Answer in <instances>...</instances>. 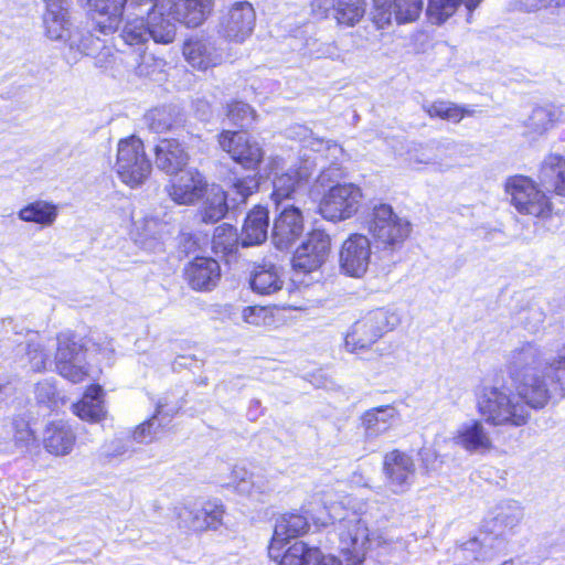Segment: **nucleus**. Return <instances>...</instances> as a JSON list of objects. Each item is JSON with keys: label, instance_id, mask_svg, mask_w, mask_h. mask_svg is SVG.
<instances>
[{"label": "nucleus", "instance_id": "1", "mask_svg": "<svg viewBox=\"0 0 565 565\" xmlns=\"http://www.w3.org/2000/svg\"><path fill=\"white\" fill-rule=\"evenodd\" d=\"M542 355L536 344L525 342L513 349L508 360L512 380L535 409L543 408L553 396H565V352L546 363L543 379L537 374Z\"/></svg>", "mask_w": 565, "mask_h": 565}, {"label": "nucleus", "instance_id": "2", "mask_svg": "<svg viewBox=\"0 0 565 565\" xmlns=\"http://www.w3.org/2000/svg\"><path fill=\"white\" fill-rule=\"evenodd\" d=\"M322 503L330 523L334 525V531L339 536V548L347 565H362L370 542L362 504L353 498L338 501L330 493L323 494ZM319 565H342V562L328 555L321 558Z\"/></svg>", "mask_w": 565, "mask_h": 565}, {"label": "nucleus", "instance_id": "3", "mask_svg": "<svg viewBox=\"0 0 565 565\" xmlns=\"http://www.w3.org/2000/svg\"><path fill=\"white\" fill-rule=\"evenodd\" d=\"M478 412L484 420L493 426H523L530 418L533 408L521 394L519 384L516 392L505 385H484L478 395Z\"/></svg>", "mask_w": 565, "mask_h": 565}, {"label": "nucleus", "instance_id": "4", "mask_svg": "<svg viewBox=\"0 0 565 565\" xmlns=\"http://www.w3.org/2000/svg\"><path fill=\"white\" fill-rule=\"evenodd\" d=\"M399 317L386 309H376L355 321L348 331L344 344L348 351H358L371 348L385 333L399 324Z\"/></svg>", "mask_w": 565, "mask_h": 565}, {"label": "nucleus", "instance_id": "5", "mask_svg": "<svg viewBox=\"0 0 565 565\" xmlns=\"http://www.w3.org/2000/svg\"><path fill=\"white\" fill-rule=\"evenodd\" d=\"M367 231L385 248H398L411 234L412 225L385 203L373 206L367 218Z\"/></svg>", "mask_w": 565, "mask_h": 565}, {"label": "nucleus", "instance_id": "6", "mask_svg": "<svg viewBox=\"0 0 565 565\" xmlns=\"http://www.w3.org/2000/svg\"><path fill=\"white\" fill-rule=\"evenodd\" d=\"M505 192L511 205L520 214L541 218L551 215L552 203L548 196L529 177H510L505 182Z\"/></svg>", "mask_w": 565, "mask_h": 565}, {"label": "nucleus", "instance_id": "7", "mask_svg": "<svg viewBox=\"0 0 565 565\" xmlns=\"http://www.w3.org/2000/svg\"><path fill=\"white\" fill-rule=\"evenodd\" d=\"M115 167L120 180L131 188L142 184L152 170L143 142L135 136L118 142Z\"/></svg>", "mask_w": 565, "mask_h": 565}, {"label": "nucleus", "instance_id": "8", "mask_svg": "<svg viewBox=\"0 0 565 565\" xmlns=\"http://www.w3.org/2000/svg\"><path fill=\"white\" fill-rule=\"evenodd\" d=\"M256 12L248 1H236L221 10L218 35L227 42L244 43L254 32Z\"/></svg>", "mask_w": 565, "mask_h": 565}, {"label": "nucleus", "instance_id": "9", "mask_svg": "<svg viewBox=\"0 0 565 565\" xmlns=\"http://www.w3.org/2000/svg\"><path fill=\"white\" fill-rule=\"evenodd\" d=\"M55 369L61 376L75 384L88 376L86 352L73 333L63 332L57 335Z\"/></svg>", "mask_w": 565, "mask_h": 565}, {"label": "nucleus", "instance_id": "10", "mask_svg": "<svg viewBox=\"0 0 565 565\" xmlns=\"http://www.w3.org/2000/svg\"><path fill=\"white\" fill-rule=\"evenodd\" d=\"M273 174L271 200L279 209L286 205L284 202L292 198L295 193L308 181L311 171L306 164L295 163L285 169L281 158H273L269 162Z\"/></svg>", "mask_w": 565, "mask_h": 565}, {"label": "nucleus", "instance_id": "11", "mask_svg": "<svg viewBox=\"0 0 565 565\" xmlns=\"http://www.w3.org/2000/svg\"><path fill=\"white\" fill-rule=\"evenodd\" d=\"M361 199L362 192L358 185L353 183L337 184L331 186L321 199L319 212L328 221H344L358 212Z\"/></svg>", "mask_w": 565, "mask_h": 565}, {"label": "nucleus", "instance_id": "12", "mask_svg": "<svg viewBox=\"0 0 565 565\" xmlns=\"http://www.w3.org/2000/svg\"><path fill=\"white\" fill-rule=\"evenodd\" d=\"M330 236L320 230L308 234L305 242L294 253L292 268L300 273H311L319 269L330 254Z\"/></svg>", "mask_w": 565, "mask_h": 565}, {"label": "nucleus", "instance_id": "13", "mask_svg": "<svg viewBox=\"0 0 565 565\" xmlns=\"http://www.w3.org/2000/svg\"><path fill=\"white\" fill-rule=\"evenodd\" d=\"M46 12L44 14V26L47 38L55 41H64L71 49H77L81 52L86 51V46L78 41L77 35L73 33L72 23L68 18V0H45Z\"/></svg>", "mask_w": 565, "mask_h": 565}, {"label": "nucleus", "instance_id": "14", "mask_svg": "<svg viewBox=\"0 0 565 565\" xmlns=\"http://www.w3.org/2000/svg\"><path fill=\"white\" fill-rule=\"evenodd\" d=\"M371 256L370 239L362 234H352L341 246L339 256L340 268L345 275L360 278L367 271Z\"/></svg>", "mask_w": 565, "mask_h": 565}, {"label": "nucleus", "instance_id": "15", "mask_svg": "<svg viewBox=\"0 0 565 565\" xmlns=\"http://www.w3.org/2000/svg\"><path fill=\"white\" fill-rule=\"evenodd\" d=\"M277 215L274 218L271 241L278 249H287L303 233L305 221L302 212L292 204L276 207Z\"/></svg>", "mask_w": 565, "mask_h": 565}, {"label": "nucleus", "instance_id": "16", "mask_svg": "<svg viewBox=\"0 0 565 565\" xmlns=\"http://www.w3.org/2000/svg\"><path fill=\"white\" fill-rule=\"evenodd\" d=\"M220 147L246 169H256L264 157L263 148L248 136L224 130L218 136Z\"/></svg>", "mask_w": 565, "mask_h": 565}, {"label": "nucleus", "instance_id": "17", "mask_svg": "<svg viewBox=\"0 0 565 565\" xmlns=\"http://www.w3.org/2000/svg\"><path fill=\"white\" fill-rule=\"evenodd\" d=\"M383 471L386 487L394 494L405 493L412 486L415 477V463L411 456L399 450L385 455Z\"/></svg>", "mask_w": 565, "mask_h": 565}, {"label": "nucleus", "instance_id": "18", "mask_svg": "<svg viewBox=\"0 0 565 565\" xmlns=\"http://www.w3.org/2000/svg\"><path fill=\"white\" fill-rule=\"evenodd\" d=\"M227 487L233 488L238 494L254 501H264L275 488L274 482L259 472L248 471L243 467H234L230 475Z\"/></svg>", "mask_w": 565, "mask_h": 565}, {"label": "nucleus", "instance_id": "19", "mask_svg": "<svg viewBox=\"0 0 565 565\" xmlns=\"http://www.w3.org/2000/svg\"><path fill=\"white\" fill-rule=\"evenodd\" d=\"M451 439L456 446L470 454L484 455L494 448L490 433L478 419H470L459 425Z\"/></svg>", "mask_w": 565, "mask_h": 565}, {"label": "nucleus", "instance_id": "20", "mask_svg": "<svg viewBox=\"0 0 565 565\" xmlns=\"http://www.w3.org/2000/svg\"><path fill=\"white\" fill-rule=\"evenodd\" d=\"M223 515L224 507L217 501H206L200 507H184L178 513L180 523L193 531L217 529Z\"/></svg>", "mask_w": 565, "mask_h": 565}, {"label": "nucleus", "instance_id": "21", "mask_svg": "<svg viewBox=\"0 0 565 565\" xmlns=\"http://www.w3.org/2000/svg\"><path fill=\"white\" fill-rule=\"evenodd\" d=\"M312 11L319 17H326L332 8L338 24L353 26L364 17L365 0H312Z\"/></svg>", "mask_w": 565, "mask_h": 565}, {"label": "nucleus", "instance_id": "22", "mask_svg": "<svg viewBox=\"0 0 565 565\" xmlns=\"http://www.w3.org/2000/svg\"><path fill=\"white\" fill-rule=\"evenodd\" d=\"M309 527L306 516L299 513H286L276 520L274 535L268 548L270 558L277 561L279 551L288 540L303 534Z\"/></svg>", "mask_w": 565, "mask_h": 565}, {"label": "nucleus", "instance_id": "23", "mask_svg": "<svg viewBox=\"0 0 565 565\" xmlns=\"http://www.w3.org/2000/svg\"><path fill=\"white\" fill-rule=\"evenodd\" d=\"M501 551V542L488 534H480L466 543L456 552V558L463 562L458 565H480L493 558Z\"/></svg>", "mask_w": 565, "mask_h": 565}, {"label": "nucleus", "instance_id": "24", "mask_svg": "<svg viewBox=\"0 0 565 565\" xmlns=\"http://www.w3.org/2000/svg\"><path fill=\"white\" fill-rule=\"evenodd\" d=\"M183 55L194 68L207 70L222 62V52L209 39H190L183 45Z\"/></svg>", "mask_w": 565, "mask_h": 565}, {"label": "nucleus", "instance_id": "25", "mask_svg": "<svg viewBox=\"0 0 565 565\" xmlns=\"http://www.w3.org/2000/svg\"><path fill=\"white\" fill-rule=\"evenodd\" d=\"M189 285L195 290H211L221 277L218 263L213 258L196 257L185 268Z\"/></svg>", "mask_w": 565, "mask_h": 565}, {"label": "nucleus", "instance_id": "26", "mask_svg": "<svg viewBox=\"0 0 565 565\" xmlns=\"http://www.w3.org/2000/svg\"><path fill=\"white\" fill-rule=\"evenodd\" d=\"M206 191V182L196 170H188L169 188V196L178 204H192Z\"/></svg>", "mask_w": 565, "mask_h": 565}, {"label": "nucleus", "instance_id": "27", "mask_svg": "<svg viewBox=\"0 0 565 565\" xmlns=\"http://www.w3.org/2000/svg\"><path fill=\"white\" fill-rule=\"evenodd\" d=\"M169 234H171L170 223L152 215L135 220L130 232L132 239L142 247H152Z\"/></svg>", "mask_w": 565, "mask_h": 565}, {"label": "nucleus", "instance_id": "28", "mask_svg": "<svg viewBox=\"0 0 565 565\" xmlns=\"http://www.w3.org/2000/svg\"><path fill=\"white\" fill-rule=\"evenodd\" d=\"M523 515V509L518 502L508 501L501 503L497 508L494 516L486 523V527L489 531L487 534L497 537L501 542L502 548L503 541L500 536L518 526Z\"/></svg>", "mask_w": 565, "mask_h": 565}, {"label": "nucleus", "instance_id": "29", "mask_svg": "<svg viewBox=\"0 0 565 565\" xmlns=\"http://www.w3.org/2000/svg\"><path fill=\"white\" fill-rule=\"evenodd\" d=\"M87 4L99 17L96 19L99 32L109 34L118 29L128 0H87Z\"/></svg>", "mask_w": 565, "mask_h": 565}, {"label": "nucleus", "instance_id": "30", "mask_svg": "<svg viewBox=\"0 0 565 565\" xmlns=\"http://www.w3.org/2000/svg\"><path fill=\"white\" fill-rule=\"evenodd\" d=\"M158 169L168 174H175L188 163V153L175 139L161 140L154 149Z\"/></svg>", "mask_w": 565, "mask_h": 565}, {"label": "nucleus", "instance_id": "31", "mask_svg": "<svg viewBox=\"0 0 565 565\" xmlns=\"http://www.w3.org/2000/svg\"><path fill=\"white\" fill-rule=\"evenodd\" d=\"M75 439L72 428L63 420L49 423L43 435L45 449L54 456L68 455L73 449Z\"/></svg>", "mask_w": 565, "mask_h": 565}, {"label": "nucleus", "instance_id": "32", "mask_svg": "<svg viewBox=\"0 0 565 565\" xmlns=\"http://www.w3.org/2000/svg\"><path fill=\"white\" fill-rule=\"evenodd\" d=\"M269 226L268 210L263 206L254 207L246 216L241 244L244 247L259 245L267 239Z\"/></svg>", "mask_w": 565, "mask_h": 565}, {"label": "nucleus", "instance_id": "33", "mask_svg": "<svg viewBox=\"0 0 565 565\" xmlns=\"http://www.w3.org/2000/svg\"><path fill=\"white\" fill-rule=\"evenodd\" d=\"M539 180L546 190L565 196V158L551 153L542 162Z\"/></svg>", "mask_w": 565, "mask_h": 565}, {"label": "nucleus", "instance_id": "34", "mask_svg": "<svg viewBox=\"0 0 565 565\" xmlns=\"http://www.w3.org/2000/svg\"><path fill=\"white\" fill-rule=\"evenodd\" d=\"M249 286L255 294L268 296L281 290L284 280L275 265L265 263L254 266Z\"/></svg>", "mask_w": 565, "mask_h": 565}, {"label": "nucleus", "instance_id": "35", "mask_svg": "<svg viewBox=\"0 0 565 565\" xmlns=\"http://www.w3.org/2000/svg\"><path fill=\"white\" fill-rule=\"evenodd\" d=\"M398 413L392 405H384L366 411L362 416V426L369 438H375L386 433L396 419Z\"/></svg>", "mask_w": 565, "mask_h": 565}, {"label": "nucleus", "instance_id": "36", "mask_svg": "<svg viewBox=\"0 0 565 565\" xmlns=\"http://www.w3.org/2000/svg\"><path fill=\"white\" fill-rule=\"evenodd\" d=\"M104 391L99 385L89 386L82 399L73 405L74 413L83 420L99 422L105 416Z\"/></svg>", "mask_w": 565, "mask_h": 565}, {"label": "nucleus", "instance_id": "37", "mask_svg": "<svg viewBox=\"0 0 565 565\" xmlns=\"http://www.w3.org/2000/svg\"><path fill=\"white\" fill-rule=\"evenodd\" d=\"M561 116L562 110L556 106L546 105L535 107L524 122L525 134L542 136L559 121Z\"/></svg>", "mask_w": 565, "mask_h": 565}, {"label": "nucleus", "instance_id": "38", "mask_svg": "<svg viewBox=\"0 0 565 565\" xmlns=\"http://www.w3.org/2000/svg\"><path fill=\"white\" fill-rule=\"evenodd\" d=\"M57 205L45 200H36L31 202L18 212V217L21 221L26 223H35L42 227L53 225L57 218Z\"/></svg>", "mask_w": 565, "mask_h": 565}, {"label": "nucleus", "instance_id": "39", "mask_svg": "<svg viewBox=\"0 0 565 565\" xmlns=\"http://www.w3.org/2000/svg\"><path fill=\"white\" fill-rule=\"evenodd\" d=\"M148 13L147 24L150 38L160 44L172 43L175 38V24L164 17L167 10L153 9Z\"/></svg>", "mask_w": 565, "mask_h": 565}, {"label": "nucleus", "instance_id": "40", "mask_svg": "<svg viewBox=\"0 0 565 565\" xmlns=\"http://www.w3.org/2000/svg\"><path fill=\"white\" fill-rule=\"evenodd\" d=\"M324 556L319 548L309 547L303 542L294 543L288 550L280 555L278 565H319Z\"/></svg>", "mask_w": 565, "mask_h": 565}, {"label": "nucleus", "instance_id": "41", "mask_svg": "<svg viewBox=\"0 0 565 565\" xmlns=\"http://www.w3.org/2000/svg\"><path fill=\"white\" fill-rule=\"evenodd\" d=\"M170 417V415L163 414V405L159 403L151 418L136 427L134 439L145 444L153 441L162 431L163 427L168 425Z\"/></svg>", "mask_w": 565, "mask_h": 565}, {"label": "nucleus", "instance_id": "42", "mask_svg": "<svg viewBox=\"0 0 565 565\" xmlns=\"http://www.w3.org/2000/svg\"><path fill=\"white\" fill-rule=\"evenodd\" d=\"M481 1L482 0H429L427 14L434 23L440 24L454 14L461 3L471 12Z\"/></svg>", "mask_w": 565, "mask_h": 565}, {"label": "nucleus", "instance_id": "43", "mask_svg": "<svg viewBox=\"0 0 565 565\" xmlns=\"http://www.w3.org/2000/svg\"><path fill=\"white\" fill-rule=\"evenodd\" d=\"M423 109L429 117H438L443 120L459 122L466 116H472L473 109L466 106H459L451 102L436 100L430 104H423Z\"/></svg>", "mask_w": 565, "mask_h": 565}, {"label": "nucleus", "instance_id": "44", "mask_svg": "<svg viewBox=\"0 0 565 565\" xmlns=\"http://www.w3.org/2000/svg\"><path fill=\"white\" fill-rule=\"evenodd\" d=\"M239 246L237 231L230 224H222L214 231L212 249L217 256H231Z\"/></svg>", "mask_w": 565, "mask_h": 565}, {"label": "nucleus", "instance_id": "45", "mask_svg": "<svg viewBox=\"0 0 565 565\" xmlns=\"http://www.w3.org/2000/svg\"><path fill=\"white\" fill-rule=\"evenodd\" d=\"M226 211L225 192L218 186H212L201 210L202 221L204 223H215L225 215Z\"/></svg>", "mask_w": 565, "mask_h": 565}, {"label": "nucleus", "instance_id": "46", "mask_svg": "<svg viewBox=\"0 0 565 565\" xmlns=\"http://www.w3.org/2000/svg\"><path fill=\"white\" fill-rule=\"evenodd\" d=\"M177 116L174 107L162 106L149 110L145 120L150 130L160 134L169 130L177 122Z\"/></svg>", "mask_w": 565, "mask_h": 565}, {"label": "nucleus", "instance_id": "47", "mask_svg": "<svg viewBox=\"0 0 565 565\" xmlns=\"http://www.w3.org/2000/svg\"><path fill=\"white\" fill-rule=\"evenodd\" d=\"M134 14H136V18L126 22L120 34L125 43L131 46L143 44L150 39L148 24L140 17L142 13L134 10Z\"/></svg>", "mask_w": 565, "mask_h": 565}, {"label": "nucleus", "instance_id": "48", "mask_svg": "<svg viewBox=\"0 0 565 565\" xmlns=\"http://www.w3.org/2000/svg\"><path fill=\"white\" fill-rule=\"evenodd\" d=\"M392 15L398 24L417 20L423 11V0H391Z\"/></svg>", "mask_w": 565, "mask_h": 565}, {"label": "nucleus", "instance_id": "49", "mask_svg": "<svg viewBox=\"0 0 565 565\" xmlns=\"http://www.w3.org/2000/svg\"><path fill=\"white\" fill-rule=\"evenodd\" d=\"M226 116L233 125L241 128L250 127L257 118L255 109L241 100H233L226 105Z\"/></svg>", "mask_w": 565, "mask_h": 565}, {"label": "nucleus", "instance_id": "50", "mask_svg": "<svg viewBox=\"0 0 565 565\" xmlns=\"http://www.w3.org/2000/svg\"><path fill=\"white\" fill-rule=\"evenodd\" d=\"M34 441V434L25 420L20 419L13 422V443L17 452L24 454Z\"/></svg>", "mask_w": 565, "mask_h": 565}, {"label": "nucleus", "instance_id": "51", "mask_svg": "<svg viewBox=\"0 0 565 565\" xmlns=\"http://www.w3.org/2000/svg\"><path fill=\"white\" fill-rule=\"evenodd\" d=\"M258 180L255 175L235 179L232 185L234 196L232 201L235 205L244 203L247 198L257 191Z\"/></svg>", "mask_w": 565, "mask_h": 565}, {"label": "nucleus", "instance_id": "52", "mask_svg": "<svg viewBox=\"0 0 565 565\" xmlns=\"http://www.w3.org/2000/svg\"><path fill=\"white\" fill-rule=\"evenodd\" d=\"M242 319L252 326H267L273 322V315L266 307L249 306L242 311Z\"/></svg>", "mask_w": 565, "mask_h": 565}, {"label": "nucleus", "instance_id": "53", "mask_svg": "<svg viewBox=\"0 0 565 565\" xmlns=\"http://www.w3.org/2000/svg\"><path fill=\"white\" fill-rule=\"evenodd\" d=\"M26 355L33 371L41 372L46 366L47 355L39 343H28Z\"/></svg>", "mask_w": 565, "mask_h": 565}, {"label": "nucleus", "instance_id": "54", "mask_svg": "<svg viewBox=\"0 0 565 565\" xmlns=\"http://www.w3.org/2000/svg\"><path fill=\"white\" fill-rule=\"evenodd\" d=\"M374 3V21L380 28L391 22V0H373Z\"/></svg>", "mask_w": 565, "mask_h": 565}, {"label": "nucleus", "instance_id": "55", "mask_svg": "<svg viewBox=\"0 0 565 565\" xmlns=\"http://www.w3.org/2000/svg\"><path fill=\"white\" fill-rule=\"evenodd\" d=\"M36 399L40 403H49L52 402L56 396V388L54 384L49 381H44L38 383L35 387Z\"/></svg>", "mask_w": 565, "mask_h": 565}, {"label": "nucleus", "instance_id": "56", "mask_svg": "<svg viewBox=\"0 0 565 565\" xmlns=\"http://www.w3.org/2000/svg\"><path fill=\"white\" fill-rule=\"evenodd\" d=\"M310 146L315 151H321L322 148H326L335 159L343 152L339 145L331 142L330 140L324 141L322 139H312V141H310Z\"/></svg>", "mask_w": 565, "mask_h": 565}, {"label": "nucleus", "instance_id": "57", "mask_svg": "<svg viewBox=\"0 0 565 565\" xmlns=\"http://www.w3.org/2000/svg\"><path fill=\"white\" fill-rule=\"evenodd\" d=\"M554 0H520V8L525 11H537L547 8Z\"/></svg>", "mask_w": 565, "mask_h": 565}, {"label": "nucleus", "instance_id": "58", "mask_svg": "<svg viewBox=\"0 0 565 565\" xmlns=\"http://www.w3.org/2000/svg\"><path fill=\"white\" fill-rule=\"evenodd\" d=\"M412 160L415 162V163H424V164H434V166H437L438 167V170L440 171H445V170H448L450 169L451 167H454L452 163H449V164H443L441 162L439 161H436V160H433L431 158L429 157H425L424 154L423 156H414L412 157Z\"/></svg>", "mask_w": 565, "mask_h": 565}, {"label": "nucleus", "instance_id": "59", "mask_svg": "<svg viewBox=\"0 0 565 565\" xmlns=\"http://www.w3.org/2000/svg\"><path fill=\"white\" fill-rule=\"evenodd\" d=\"M321 56L329 58H337L340 56L339 49L334 43H326L321 45V49L318 51Z\"/></svg>", "mask_w": 565, "mask_h": 565}, {"label": "nucleus", "instance_id": "60", "mask_svg": "<svg viewBox=\"0 0 565 565\" xmlns=\"http://www.w3.org/2000/svg\"><path fill=\"white\" fill-rule=\"evenodd\" d=\"M128 9L138 10L140 13L151 10V0H128Z\"/></svg>", "mask_w": 565, "mask_h": 565}, {"label": "nucleus", "instance_id": "61", "mask_svg": "<svg viewBox=\"0 0 565 565\" xmlns=\"http://www.w3.org/2000/svg\"><path fill=\"white\" fill-rule=\"evenodd\" d=\"M194 361L193 358L191 356H185V355H181V356H178L174 361V367H186L190 365V362Z\"/></svg>", "mask_w": 565, "mask_h": 565}, {"label": "nucleus", "instance_id": "62", "mask_svg": "<svg viewBox=\"0 0 565 565\" xmlns=\"http://www.w3.org/2000/svg\"><path fill=\"white\" fill-rule=\"evenodd\" d=\"M161 9L168 10V1L166 0H151V10Z\"/></svg>", "mask_w": 565, "mask_h": 565}, {"label": "nucleus", "instance_id": "63", "mask_svg": "<svg viewBox=\"0 0 565 565\" xmlns=\"http://www.w3.org/2000/svg\"><path fill=\"white\" fill-rule=\"evenodd\" d=\"M339 169L337 167H330L329 169L327 170H323L319 177L320 181L321 182H324L326 180H328L330 178V175L338 171Z\"/></svg>", "mask_w": 565, "mask_h": 565}, {"label": "nucleus", "instance_id": "64", "mask_svg": "<svg viewBox=\"0 0 565 565\" xmlns=\"http://www.w3.org/2000/svg\"><path fill=\"white\" fill-rule=\"evenodd\" d=\"M10 391V386L8 384H0V395H7Z\"/></svg>", "mask_w": 565, "mask_h": 565}]
</instances>
